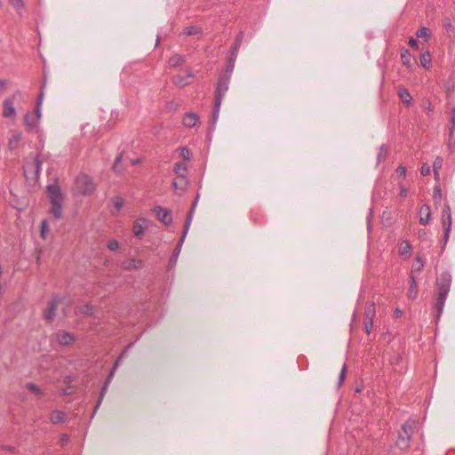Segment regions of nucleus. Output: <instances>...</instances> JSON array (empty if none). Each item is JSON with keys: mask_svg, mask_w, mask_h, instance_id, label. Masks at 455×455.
<instances>
[{"mask_svg": "<svg viewBox=\"0 0 455 455\" xmlns=\"http://www.w3.org/2000/svg\"><path fill=\"white\" fill-rule=\"evenodd\" d=\"M451 283V275L449 273H443L436 280L438 289V296L435 304V308L437 312V318L440 317L443 311L445 300L450 291Z\"/></svg>", "mask_w": 455, "mask_h": 455, "instance_id": "nucleus-1", "label": "nucleus"}, {"mask_svg": "<svg viewBox=\"0 0 455 455\" xmlns=\"http://www.w3.org/2000/svg\"><path fill=\"white\" fill-rule=\"evenodd\" d=\"M230 82L229 75H220L216 86L215 91V102H214V108L212 111V120L213 124L217 122L222 99L228 91V85Z\"/></svg>", "mask_w": 455, "mask_h": 455, "instance_id": "nucleus-2", "label": "nucleus"}, {"mask_svg": "<svg viewBox=\"0 0 455 455\" xmlns=\"http://www.w3.org/2000/svg\"><path fill=\"white\" fill-rule=\"evenodd\" d=\"M47 192L51 201V214L57 220L62 217V204H63V195L60 192L59 186L48 185Z\"/></svg>", "mask_w": 455, "mask_h": 455, "instance_id": "nucleus-3", "label": "nucleus"}, {"mask_svg": "<svg viewBox=\"0 0 455 455\" xmlns=\"http://www.w3.org/2000/svg\"><path fill=\"white\" fill-rule=\"evenodd\" d=\"M95 189L96 184L90 176L81 173L76 178L72 190L76 196H90Z\"/></svg>", "mask_w": 455, "mask_h": 455, "instance_id": "nucleus-4", "label": "nucleus"}, {"mask_svg": "<svg viewBox=\"0 0 455 455\" xmlns=\"http://www.w3.org/2000/svg\"><path fill=\"white\" fill-rule=\"evenodd\" d=\"M42 163L41 155H30L23 166L25 177L27 179L37 180L41 172Z\"/></svg>", "mask_w": 455, "mask_h": 455, "instance_id": "nucleus-5", "label": "nucleus"}, {"mask_svg": "<svg viewBox=\"0 0 455 455\" xmlns=\"http://www.w3.org/2000/svg\"><path fill=\"white\" fill-rule=\"evenodd\" d=\"M43 98H44V92H43V91H41V92L38 96L37 101H36L35 111L28 112L24 116V124H25L28 131H32L38 127L39 121L42 116L41 106H42V102H43Z\"/></svg>", "mask_w": 455, "mask_h": 455, "instance_id": "nucleus-6", "label": "nucleus"}, {"mask_svg": "<svg viewBox=\"0 0 455 455\" xmlns=\"http://www.w3.org/2000/svg\"><path fill=\"white\" fill-rule=\"evenodd\" d=\"M415 425V421L408 420L402 426L401 430L398 432V438L396 441V445L400 449L405 450L410 446L411 438L413 434V428Z\"/></svg>", "mask_w": 455, "mask_h": 455, "instance_id": "nucleus-7", "label": "nucleus"}, {"mask_svg": "<svg viewBox=\"0 0 455 455\" xmlns=\"http://www.w3.org/2000/svg\"><path fill=\"white\" fill-rule=\"evenodd\" d=\"M22 94L20 92H16L11 98L5 99L3 103V116L6 118H15L16 110L14 108V100L17 98L21 97Z\"/></svg>", "mask_w": 455, "mask_h": 455, "instance_id": "nucleus-8", "label": "nucleus"}, {"mask_svg": "<svg viewBox=\"0 0 455 455\" xmlns=\"http://www.w3.org/2000/svg\"><path fill=\"white\" fill-rule=\"evenodd\" d=\"M156 216L159 221L165 226H170L172 223V212L166 208L156 206L153 209Z\"/></svg>", "mask_w": 455, "mask_h": 455, "instance_id": "nucleus-9", "label": "nucleus"}, {"mask_svg": "<svg viewBox=\"0 0 455 455\" xmlns=\"http://www.w3.org/2000/svg\"><path fill=\"white\" fill-rule=\"evenodd\" d=\"M122 356H123V355H120V356L116 359V363H115L114 366H113V368H112V369H111V371H110V373H109V375H108V379H106V381H105V383H104V385H103V387H102V388H101L100 395V398H99V400H98V402H97V404H96V406H95V409H94L93 414H94V413L96 412V411L99 409V407H100V403H101V402H102V399H103V397H104V395H105V394H106V392H107L108 387V385H109V383H110V381H111V379H112V378H113V376H114L115 371L116 370V368H117V366H118V364H119V363H120V361H121V359H122Z\"/></svg>", "mask_w": 455, "mask_h": 455, "instance_id": "nucleus-10", "label": "nucleus"}, {"mask_svg": "<svg viewBox=\"0 0 455 455\" xmlns=\"http://www.w3.org/2000/svg\"><path fill=\"white\" fill-rule=\"evenodd\" d=\"M60 300L57 297H53L48 303L47 307L44 310V318L49 322H52L54 318L55 312L57 310Z\"/></svg>", "mask_w": 455, "mask_h": 455, "instance_id": "nucleus-11", "label": "nucleus"}, {"mask_svg": "<svg viewBox=\"0 0 455 455\" xmlns=\"http://www.w3.org/2000/svg\"><path fill=\"white\" fill-rule=\"evenodd\" d=\"M198 199H199V196H196L195 202L192 204V207H191L190 211L188 212V213L187 215V219H186V221H185V224H184V231H183L182 236H181V238H180V240L179 242L180 244H181L183 243V241L185 239V236L188 234V231L189 229L190 225H191V222H192L194 212L196 210Z\"/></svg>", "mask_w": 455, "mask_h": 455, "instance_id": "nucleus-12", "label": "nucleus"}, {"mask_svg": "<svg viewBox=\"0 0 455 455\" xmlns=\"http://www.w3.org/2000/svg\"><path fill=\"white\" fill-rule=\"evenodd\" d=\"M194 77L193 73L188 70L186 75H176L173 76V84L179 87H184L191 83V79Z\"/></svg>", "mask_w": 455, "mask_h": 455, "instance_id": "nucleus-13", "label": "nucleus"}, {"mask_svg": "<svg viewBox=\"0 0 455 455\" xmlns=\"http://www.w3.org/2000/svg\"><path fill=\"white\" fill-rule=\"evenodd\" d=\"M376 315L375 303L372 301L367 302L364 309V322L373 323Z\"/></svg>", "mask_w": 455, "mask_h": 455, "instance_id": "nucleus-14", "label": "nucleus"}, {"mask_svg": "<svg viewBox=\"0 0 455 455\" xmlns=\"http://www.w3.org/2000/svg\"><path fill=\"white\" fill-rule=\"evenodd\" d=\"M199 120L198 115L193 112H188L185 114L183 117V124L186 127L192 128L195 127Z\"/></svg>", "mask_w": 455, "mask_h": 455, "instance_id": "nucleus-15", "label": "nucleus"}, {"mask_svg": "<svg viewBox=\"0 0 455 455\" xmlns=\"http://www.w3.org/2000/svg\"><path fill=\"white\" fill-rule=\"evenodd\" d=\"M431 217V210L429 205L424 204L419 209V222L422 225H427Z\"/></svg>", "mask_w": 455, "mask_h": 455, "instance_id": "nucleus-16", "label": "nucleus"}, {"mask_svg": "<svg viewBox=\"0 0 455 455\" xmlns=\"http://www.w3.org/2000/svg\"><path fill=\"white\" fill-rule=\"evenodd\" d=\"M21 133L16 131H12L10 132L9 141H8V147L11 150L15 149L21 140Z\"/></svg>", "mask_w": 455, "mask_h": 455, "instance_id": "nucleus-17", "label": "nucleus"}, {"mask_svg": "<svg viewBox=\"0 0 455 455\" xmlns=\"http://www.w3.org/2000/svg\"><path fill=\"white\" fill-rule=\"evenodd\" d=\"M57 339L60 344L63 346H68L75 340L74 337L69 332L64 331L57 333Z\"/></svg>", "mask_w": 455, "mask_h": 455, "instance_id": "nucleus-18", "label": "nucleus"}, {"mask_svg": "<svg viewBox=\"0 0 455 455\" xmlns=\"http://www.w3.org/2000/svg\"><path fill=\"white\" fill-rule=\"evenodd\" d=\"M141 261L140 259H126L122 262L121 267L125 270L137 269L140 267Z\"/></svg>", "mask_w": 455, "mask_h": 455, "instance_id": "nucleus-19", "label": "nucleus"}, {"mask_svg": "<svg viewBox=\"0 0 455 455\" xmlns=\"http://www.w3.org/2000/svg\"><path fill=\"white\" fill-rule=\"evenodd\" d=\"M112 202L113 208L110 210V212L113 216H116L118 213V212L122 209L124 205V200L121 196H116L112 199Z\"/></svg>", "mask_w": 455, "mask_h": 455, "instance_id": "nucleus-20", "label": "nucleus"}, {"mask_svg": "<svg viewBox=\"0 0 455 455\" xmlns=\"http://www.w3.org/2000/svg\"><path fill=\"white\" fill-rule=\"evenodd\" d=\"M401 60L404 66H406L407 68H411L412 57L411 52L407 49H402Z\"/></svg>", "mask_w": 455, "mask_h": 455, "instance_id": "nucleus-21", "label": "nucleus"}, {"mask_svg": "<svg viewBox=\"0 0 455 455\" xmlns=\"http://www.w3.org/2000/svg\"><path fill=\"white\" fill-rule=\"evenodd\" d=\"M398 95L401 99V100L404 103L409 105L411 102L412 97L411 96L409 91L403 87H400L398 89Z\"/></svg>", "mask_w": 455, "mask_h": 455, "instance_id": "nucleus-22", "label": "nucleus"}, {"mask_svg": "<svg viewBox=\"0 0 455 455\" xmlns=\"http://www.w3.org/2000/svg\"><path fill=\"white\" fill-rule=\"evenodd\" d=\"M66 414L61 411H54L51 415V421L52 424H59L64 422Z\"/></svg>", "mask_w": 455, "mask_h": 455, "instance_id": "nucleus-23", "label": "nucleus"}, {"mask_svg": "<svg viewBox=\"0 0 455 455\" xmlns=\"http://www.w3.org/2000/svg\"><path fill=\"white\" fill-rule=\"evenodd\" d=\"M411 251V245L408 241H403L399 246V254L409 257Z\"/></svg>", "mask_w": 455, "mask_h": 455, "instance_id": "nucleus-24", "label": "nucleus"}, {"mask_svg": "<svg viewBox=\"0 0 455 455\" xmlns=\"http://www.w3.org/2000/svg\"><path fill=\"white\" fill-rule=\"evenodd\" d=\"M187 185V180L184 176H180L173 180L172 186L175 190H180L183 191L185 189V187Z\"/></svg>", "mask_w": 455, "mask_h": 455, "instance_id": "nucleus-25", "label": "nucleus"}, {"mask_svg": "<svg viewBox=\"0 0 455 455\" xmlns=\"http://www.w3.org/2000/svg\"><path fill=\"white\" fill-rule=\"evenodd\" d=\"M185 62V58L182 55L175 54L169 59V65L176 68L182 65Z\"/></svg>", "mask_w": 455, "mask_h": 455, "instance_id": "nucleus-26", "label": "nucleus"}, {"mask_svg": "<svg viewBox=\"0 0 455 455\" xmlns=\"http://www.w3.org/2000/svg\"><path fill=\"white\" fill-rule=\"evenodd\" d=\"M443 227L444 228V243H445L449 238V234L451 232V217L443 218Z\"/></svg>", "mask_w": 455, "mask_h": 455, "instance_id": "nucleus-27", "label": "nucleus"}, {"mask_svg": "<svg viewBox=\"0 0 455 455\" xmlns=\"http://www.w3.org/2000/svg\"><path fill=\"white\" fill-rule=\"evenodd\" d=\"M411 285L409 289V297L411 299H415L418 295V286L414 276L410 277Z\"/></svg>", "mask_w": 455, "mask_h": 455, "instance_id": "nucleus-28", "label": "nucleus"}, {"mask_svg": "<svg viewBox=\"0 0 455 455\" xmlns=\"http://www.w3.org/2000/svg\"><path fill=\"white\" fill-rule=\"evenodd\" d=\"M420 64L423 68L428 69L431 67V55L429 52H423L420 55Z\"/></svg>", "mask_w": 455, "mask_h": 455, "instance_id": "nucleus-29", "label": "nucleus"}, {"mask_svg": "<svg viewBox=\"0 0 455 455\" xmlns=\"http://www.w3.org/2000/svg\"><path fill=\"white\" fill-rule=\"evenodd\" d=\"M443 158L440 157V156H437L435 161H434V164H433V169H434V173H435V178L438 177L439 175V170L442 168L443 166Z\"/></svg>", "mask_w": 455, "mask_h": 455, "instance_id": "nucleus-30", "label": "nucleus"}, {"mask_svg": "<svg viewBox=\"0 0 455 455\" xmlns=\"http://www.w3.org/2000/svg\"><path fill=\"white\" fill-rule=\"evenodd\" d=\"M185 34L187 36H197L202 34V29L197 26H190L186 28Z\"/></svg>", "mask_w": 455, "mask_h": 455, "instance_id": "nucleus-31", "label": "nucleus"}, {"mask_svg": "<svg viewBox=\"0 0 455 455\" xmlns=\"http://www.w3.org/2000/svg\"><path fill=\"white\" fill-rule=\"evenodd\" d=\"M10 4L17 11L18 13L21 14V11L24 8V0H10Z\"/></svg>", "mask_w": 455, "mask_h": 455, "instance_id": "nucleus-32", "label": "nucleus"}, {"mask_svg": "<svg viewBox=\"0 0 455 455\" xmlns=\"http://www.w3.org/2000/svg\"><path fill=\"white\" fill-rule=\"evenodd\" d=\"M242 38H243V34L240 33L237 36V37L235 39V42L234 44V46H233L232 55L235 56V57H236V55H237L238 49H239V47L241 45V43H242Z\"/></svg>", "mask_w": 455, "mask_h": 455, "instance_id": "nucleus-33", "label": "nucleus"}, {"mask_svg": "<svg viewBox=\"0 0 455 455\" xmlns=\"http://www.w3.org/2000/svg\"><path fill=\"white\" fill-rule=\"evenodd\" d=\"M133 233L137 238L140 239L142 235V225L140 223L139 220L134 223Z\"/></svg>", "mask_w": 455, "mask_h": 455, "instance_id": "nucleus-34", "label": "nucleus"}, {"mask_svg": "<svg viewBox=\"0 0 455 455\" xmlns=\"http://www.w3.org/2000/svg\"><path fill=\"white\" fill-rule=\"evenodd\" d=\"M235 58L236 57L232 55V57L229 59L228 64L227 66L226 73L224 74V75H229L230 78H231V74L234 70Z\"/></svg>", "mask_w": 455, "mask_h": 455, "instance_id": "nucleus-35", "label": "nucleus"}, {"mask_svg": "<svg viewBox=\"0 0 455 455\" xmlns=\"http://www.w3.org/2000/svg\"><path fill=\"white\" fill-rule=\"evenodd\" d=\"M49 234V227L46 220L42 221L41 226V236L43 239H46Z\"/></svg>", "mask_w": 455, "mask_h": 455, "instance_id": "nucleus-36", "label": "nucleus"}, {"mask_svg": "<svg viewBox=\"0 0 455 455\" xmlns=\"http://www.w3.org/2000/svg\"><path fill=\"white\" fill-rule=\"evenodd\" d=\"M416 36L418 37H425L426 40H427V38L430 36L429 30L426 27H421L418 29Z\"/></svg>", "mask_w": 455, "mask_h": 455, "instance_id": "nucleus-37", "label": "nucleus"}, {"mask_svg": "<svg viewBox=\"0 0 455 455\" xmlns=\"http://www.w3.org/2000/svg\"><path fill=\"white\" fill-rule=\"evenodd\" d=\"M107 247L110 251H116L119 248V243H118L117 240L112 239V240L108 242Z\"/></svg>", "mask_w": 455, "mask_h": 455, "instance_id": "nucleus-38", "label": "nucleus"}, {"mask_svg": "<svg viewBox=\"0 0 455 455\" xmlns=\"http://www.w3.org/2000/svg\"><path fill=\"white\" fill-rule=\"evenodd\" d=\"M388 153V149L385 145H382L379 148V153L378 155V161L379 162L381 158H384Z\"/></svg>", "mask_w": 455, "mask_h": 455, "instance_id": "nucleus-39", "label": "nucleus"}, {"mask_svg": "<svg viewBox=\"0 0 455 455\" xmlns=\"http://www.w3.org/2000/svg\"><path fill=\"white\" fill-rule=\"evenodd\" d=\"M26 387L28 390L37 395L41 394V389L34 383H28Z\"/></svg>", "mask_w": 455, "mask_h": 455, "instance_id": "nucleus-40", "label": "nucleus"}, {"mask_svg": "<svg viewBox=\"0 0 455 455\" xmlns=\"http://www.w3.org/2000/svg\"><path fill=\"white\" fill-rule=\"evenodd\" d=\"M347 374V365L343 364L339 379V386L342 385Z\"/></svg>", "mask_w": 455, "mask_h": 455, "instance_id": "nucleus-41", "label": "nucleus"}, {"mask_svg": "<svg viewBox=\"0 0 455 455\" xmlns=\"http://www.w3.org/2000/svg\"><path fill=\"white\" fill-rule=\"evenodd\" d=\"M431 172V169H430V166L427 164H424L422 166H421V169H420V173L423 175V176H427L429 175Z\"/></svg>", "mask_w": 455, "mask_h": 455, "instance_id": "nucleus-42", "label": "nucleus"}, {"mask_svg": "<svg viewBox=\"0 0 455 455\" xmlns=\"http://www.w3.org/2000/svg\"><path fill=\"white\" fill-rule=\"evenodd\" d=\"M451 217V211L448 204H446L443 209V218Z\"/></svg>", "mask_w": 455, "mask_h": 455, "instance_id": "nucleus-43", "label": "nucleus"}, {"mask_svg": "<svg viewBox=\"0 0 455 455\" xmlns=\"http://www.w3.org/2000/svg\"><path fill=\"white\" fill-rule=\"evenodd\" d=\"M396 173L398 176L404 178L406 175V168L402 165L398 166L396 169Z\"/></svg>", "mask_w": 455, "mask_h": 455, "instance_id": "nucleus-44", "label": "nucleus"}, {"mask_svg": "<svg viewBox=\"0 0 455 455\" xmlns=\"http://www.w3.org/2000/svg\"><path fill=\"white\" fill-rule=\"evenodd\" d=\"M409 45L414 49V50H419V45H418V42L415 38L413 37H411L409 39V42H408Z\"/></svg>", "mask_w": 455, "mask_h": 455, "instance_id": "nucleus-45", "label": "nucleus"}, {"mask_svg": "<svg viewBox=\"0 0 455 455\" xmlns=\"http://www.w3.org/2000/svg\"><path fill=\"white\" fill-rule=\"evenodd\" d=\"M122 159V155H119L116 160H115V163L113 164V170L116 172H119L120 171L118 170V164L119 162L121 161Z\"/></svg>", "mask_w": 455, "mask_h": 455, "instance_id": "nucleus-46", "label": "nucleus"}, {"mask_svg": "<svg viewBox=\"0 0 455 455\" xmlns=\"http://www.w3.org/2000/svg\"><path fill=\"white\" fill-rule=\"evenodd\" d=\"M414 267H416L419 271H420L423 267V261L419 257L416 258V264L414 265Z\"/></svg>", "mask_w": 455, "mask_h": 455, "instance_id": "nucleus-47", "label": "nucleus"}, {"mask_svg": "<svg viewBox=\"0 0 455 455\" xmlns=\"http://www.w3.org/2000/svg\"><path fill=\"white\" fill-rule=\"evenodd\" d=\"M363 324H364L365 332L369 335L371 333V331L372 327H373V323L363 322Z\"/></svg>", "mask_w": 455, "mask_h": 455, "instance_id": "nucleus-48", "label": "nucleus"}, {"mask_svg": "<svg viewBox=\"0 0 455 455\" xmlns=\"http://www.w3.org/2000/svg\"><path fill=\"white\" fill-rule=\"evenodd\" d=\"M81 312L84 313V314H92V308L90 305H84L82 308H81Z\"/></svg>", "mask_w": 455, "mask_h": 455, "instance_id": "nucleus-49", "label": "nucleus"}, {"mask_svg": "<svg viewBox=\"0 0 455 455\" xmlns=\"http://www.w3.org/2000/svg\"><path fill=\"white\" fill-rule=\"evenodd\" d=\"M407 189L403 185H400V196L405 198L407 196Z\"/></svg>", "mask_w": 455, "mask_h": 455, "instance_id": "nucleus-50", "label": "nucleus"}, {"mask_svg": "<svg viewBox=\"0 0 455 455\" xmlns=\"http://www.w3.org/2000/svg\"><path fill=\"white\" fill-rule=\"evenodd\" d=\"M8 83L5 80H0V94L4 92Z\"/></svg>", "mask_w": 455, "mask_h": 455, "instance_id": "nucleus-51", "label": "nucleus"}, {"mask_svg": "<svg viewBox=\"0 0 455 455\" xmlns=\"http://www.w3.org/2000/svg\"><path fill=\"white\" fill-rule=\"evenodd\" d=\"M403 312L400 308H395L394 311V316L395 318H400L403 315Z\"/></svg>", "mask_w": 455, "mask_h": 455, "instance_id": "nucleus-52", "label": "nucleus"}, {"mask_svg": "<svg viewBox=\"0 0 455 455\" xmlns=\"http://www.w3.org/2000/svg\"><path fill=\"white\" fill-rule=\"evenodd\" d=\"M68 436L67 435H62L61 437H60V443L62 445L68 443Z\"/></svg>", "mask_w": 455, "mask_h": 455, "instance_id": "nucleus-53", "label": "nucleus"}, {"mask_svg": "<svg viewBox=\"0 0 455 455\" xmlns=\"http://www.w3.org/2000/svg\"><path fill=\"white\" fill-rule=\"evenodd\" d=\"M444 27L447 31H451L453 29V26L450 20L444 23Z\"/></svg>", "mask_w": 455, "mask_h": 455, "instance_id": "nucleus-54", "label": "nucleus"}, {"mask_svg": "<svg viewBox=\"0 0 455 455\" xmlns=\"http://www.w3.org/2000/svg\"><path fill=\"white\" fill-rule=\"evenodd\" d=\"M181 155L184 158L188 159L189 158V151L187 148H182Z\"/></svg>", "mask_w": 455, "mask_h": 455, "instance_id": "nucleus-55", "label": "nucleus"}, {"mask_svg": "<svg viewBox=\"0 0 455 455\" xmlns=\"http://www.w3.org/2000/svg\"><path fill=\"white\" fill-rule=\"evenodd\" d=\"M453 116H452V119H451V123H452V128L455 129V108H453Z\"/></svg>", "mask_w": 455, "mask_h": 455, "instance_id": "nucleus-56", "label": "nucleus"}, {"mask_svg": "<svg viewBox=\"0 0 455 455\" xmlns=\"http://www.w3.org/2000/svg\"><path fill=\"white\" fill-rule=\"evenodd\" d=\"M139 163H140V157H138L136 159H132L131 160V164H139Z\"/></svg>", "mask_w": 455, "mask_h": 455, "instance_id": "nucleus-57", "label": "nucleus"}, {"mask_svg": "<svg viewBox=\"0 0 455 455\" xmlns=\"http://www.w3.org/2000/svg\"><path fill=\"white\" fill-rule=\"evenodd\" d=\"M5 449L10 451H13V450H14V448L11 447V446L5 447Z\"/></svg>", "mask_w": 455, "mask_h": 455, "instance_id": "nucleus-58", "label": "nucleus"}, {"mask_svg": "<svg viewBox=\"0 0 455 455\" xmlns=\"http://www.w3.org/2000/svg\"><path fill=\"white\" fill-rule=\"evenodd\" d=\"M159 41H160V36H157V38H156V42L155 46H156V45L158 44Z\"/></svg>", "mask_w": 455, "mask_h": 455, "instance_id": "nucleus-59", "label": "nucleus"}, {"mask_svg": "<svg viewBox=\"0 0 455 455\" xmlns=\"http://www.w3.org/2000/svg\"><path fill=\"white\" fill-rule=\"evenodd\" d=\"M180 167H181V164H176V168L177 169H180Z\"/></svg>", "mask_w": 455, "mask_h": 455, "instance_id": "nucleus-60", "label": "nucleus"}]
</instances>
